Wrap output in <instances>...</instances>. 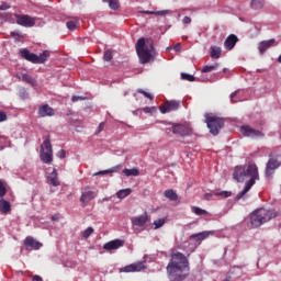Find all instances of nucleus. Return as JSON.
<instances>
[{
	"label": "nucleus",
	"mask_w": 281,
	"mask_h": 281,
	"mask_svg": "<svg viewBox=\"0 0 281 281\" xmlns=\"http://www.w3.org/2000/svg\"><path fill=\"white\" fill-rule=\"evenodd\" d=\"M262 223L260 221V218L258 217V214L255 212L250 215V227L251 228H257L259 226H261Z\"/></svg>",
	"instance_id": "nucleus-23"
},
{
	"label": "nucleus",
	"mask_w": 281,
	"mask_h": 281,
	"mask_svg": "<svg viewBox=\"0 0 281 281\" xmlns=\"http://www.w3.org/2000/svg\"><path fill=\"white\" fill-rule=\"evenodd\" d=\"M132 224L137 227H144L145 224L149 221L148 214L145 212L139 216H135L132 220Z\"/></svg>",
	"instance_id": "nucleus-16"
},
{
	"label": "nucleus",
	"mask_w": 281,
	"mask_h": 281,
	"mask_svg": "<svg viewBox=\"0 0 281 281\" xmlns=\"http://www.w3.org/2000/svg\"><path fill=\"white\" fill-rule=\"evenodd\" d=\"M131 193H132V190H131V189H124V190H120V191L116 193V196H117L119 199H124V198L128 196Z\"/></svg>",
	"instance_id": "nucleus-36"
},
{
	"label": "nucleus",
	"mask_w": 281,
	"mask_h": 281,
	"mask_svg": "<svg viewBox=\"0 0 281 281\" xmlns=\"http://www.w3.org/2000/svg\"><path fill=\"white\" fill-rule=\"evenodd\" d=\"M53 220H56V217H55V216H53Z\"/></svg>",
	"instance_id": "nucleus-59"
},
{
	"label": "nucleus",
	"mask_w": 281,
	"mask_h": 281,
	"mask_svg": "<svg viewBox=\"0 0 281 281\" xmlns=\"http://www.w3.org/2000/svg\"><path fill=\"white\" fill-rule=\"evenodd\" d=\"M20 56L29 63L41 65L45 64L49 58V50H44L40 55H36V53H30L27 48H21Z\"/></svg>",
	"instance_id": "nucleus-4"
},
{
	"label": "nucleus",
	"mask_w": 281,
	"mask_h": 281,
	"mask_svg": "<svg viewBox=\"0 0 281 281\" xmlns=\"http://www.w3.org/2000/svg\"><path fill=\"white\" fill-rule=\"evenodd\" d=\"M93 233V227H88L83 233H82V237L85 239L89 238L91 236V234Z\"/></svg>",
	"instance_id": "nucleus-42"
},
{
	"label": "nucleus",
	"mask_w": 281,
	"mask_h": 281,
	"mask_svg": "<svg viewBox=\"0 0 281 281\" xmlns=\"http://www.w3.org/2000/svg\"><path fill=\"white\" fill-rule=\"evenodd\" d=\"M37 114L40 117H46L54 116L56 112L54 111V109H52V106L44 104L38 109Z\"/></svg>",
	"instance_id": "nucleus-18"
},
{
	"label": "nucleus",
	"mask_w": 281,
	"mask_h": 281,
	"mask_svg": "<svg viewBox=\"0 0 281 281\" xmlns=\"http://www.w3.org/2000/svg\"><path fill=\"white\" fill-rule=\"evenodd\" d=\"M0 211L3 214H9L12 211V205L7 200H0Z\"/></svg>",
	"instance_id": "nucleus-22"
},
{
	"label": "nucleus",
	"mask_w": 281,
	"mask_h": 281,
	"mask_svg": "<svg viewBox=\"0 0 281 281\" xmlns=\"http://www.w3.org/2000/svg\"><path fill=\"white\" fill-rule=\"evenodd\" d=\"M136 53L138 55L140 64L145 65L150 61L153 58L154 48V40L151 37H139L136 42Z\"/></svg>",
	"instance_id": "nucleus-3"
},
{
	"label": "nucleus",
	"mask_w": 281,
	"mask_h": 281,
	"mask_svg": "<svg viewBox=\"0 0 281 281\" xmlns=\"http://www.w3.org/2000/svg\"><path fill=\"white\" fill-rule=\"evenodd\" d=\"M79 100H85L83 97H72L71 101L72 102H78Z\"/></svg>",
	"instance_id": "nucleus-51"
},
{
	"label": "nucleus",
	"mask_w": 281,
	"mask_h": 281,
	"mask_svg": "<svg viewBox=\"0 0 281 281\" xmlns=\"http://www.w3.org/2000/svg\"><path fill=\"white\" fill-rule=\"evenodd\" d=\"M8 193V190L4 186V183L0 180V198H3Z\"/></svg>",
	"instance_id": "nucleus-39"
},
{
	"label": "nucleus",
	"mask_w": 281,
	"mask_h": 281,
	"mask_svg": "<svg viewBox=\"0 0 281 281\" xmlns=\"http://www.w3.org/2000/svg\"><path fill=\"white\" fill-rule=\"evenodd\" d=\"M173 49H175L176 52H180V49H181V44H176V46H173Z\"/></svg>",
	"instance_id": "nucleus-53"
},
{
	"label": "nucleus",
	"mask_w": 281,
	"mask_h": 281,
	"mask_svg": "<svg viewBox=\"0 0 281 281\" xmlns=\"http://www.w3.org/2000/svg\"><path fill=\"white\" fill-rule=\"evenodd\" d=\"M281 167V156H270V159L267 164L266 170H265V176L268 179H271L272 176L274 175L276 170Z\"/></svg>",
	"instance_id": "nucleus-7"
},
{
	"label": "nucleus",
	"mask_w": 281,
	"mask_h": 281,
	"mask_svg": "<svg viewBox=\"0 0 281 281\" xmlns=\"http://www.w3.org/2000/svg\"><path fill=\"white\" fill-rule=\"evenodd\" d=\"M255 213L259 217L261 225L279 215V213L276 212L274 210L269 211V210H265V209H259Z\"/></svg>",
	"instance_id": "nucleus-10"
},
{
	"label": "nucleus",
	"mask_w": 281,
	"mask_h": 281,
	"mask_svg": "<svg viewBox=\"0 0 281 281\" xmlns=\"http://www.w3.org/2000/svg\"><path fill=\"white\" fill-rule=\"evenodd\" d=\"M121 168H122V165H117L109 170H103V171L97 172V173H94V176L114 173V172H117V170H120Z\"/></svg>",
	"instance_id": "nucleus-31"
},
{
	"label": "nucleus",
	"mask_w": 281,
	"mask_h": 281,
	"mask_svg": "<svg viewBox=\"0 0 281 281\" xmlns=\"http://www.w3.org/2000/svg\"><path fill=\"white\" fill-rule=\"evenodd\" d=\"M14 18L16 20V24L23 27H34L36 25L35 18L32 15H21L20 13H14Z\"/></svg>",
	"instance_id": "nucleus-9"
},
{
	"label": "nucleus",
	"mask_w": 281,
	"mask_h": 281,
	"mask_svg": "<svg viewBox=\"0 0 281 281\" xmlns=\"http://www.w3.org/2000/svg\"><path fill=\"white\" fill-rule=\"evenodd\" d=\"M53 220H56V217H55V216H53Z\"/></svg>",
	"instance_id": "nucleus-58"
},
{
	"label": "nucleus",
	"mask_w": 281,
	"mask_h": 281,
	"mask_svg": "<svg viewBox=\"0 0 281 281\" xmlns=\"http://www.w3.org/2000/svg\"><path fill=\"white\" fill-rule=\"evenodd\" d=\"M16 77L29 85H34V79L27 72H19Z\"/></svg>",
	"instance_id": "nucleus-24"
},
{
	"label": "nucleus",
	"mask_w": 281,
	"mask_h": 281,
	"mask_svg": "<svg viewBox=\"0 0 281 281\" xmlns=\"http://www.w3.org/2000/svg\"><path fill=\"white\" fill-rule=\"evenodd\" d=\"M97 196L98 192L91 190L83 191L80 196L81 206L86 207L89 204V202L93 201V199H95Z\"/></svg>",
	"instance_id": "nucleus-12"
},
{
	"label": "nucleus",
	"mask_w": 281,
	"mask_h": 281,
	"mask_svg": "<svg viewBox=\"0 0 281 281\" xmlns=\"http://www.w3.org/2000/svg\"><path fill=\"white\" fill-rule=\"evenodd\" d=\"M224 72H226L227 71V68H224V70H223Z\"/></svg>",
	"instance_id": "nucleus-57"
},
{
	"label": "nucleus",
	"mask_w": 281,
	"mask_h": 281,
	"mask_svg": "<svg viewBox=\"0 0 281 281\" xmlns=\"http://www.w3.org/2000/svg\"><path fill=\"white\" fill-rule=\"evenodd\" d=\"M164 196L167 198L170 201H177L178 200V195L173 190H166L164 192Z\"/></svg>",
	"instance_id": "nucleus-30"
},
{
	"label": "nucleus",
	"mask_w": 281,
	"mask_h": 281,
	"mask_svg": "<svg viewBox=\"0 0 281 281\" xmlns=\"http://www.w3.org/2000/svg\"><path fill=\"white\" fill-rule=\"evenodd\" d=\"M183 23L184 24H190L191 23V18H188V15H186V18H183Z\"/></svg>",
	"instance_id": "nucleus-52"
},
{
	"label": "nucleus",
	"mask_w": 281,
	"mask_h": 281,
	"mask_svg": "<svg viewBox=\"0 0 281 281\" xmlns=\"http://www.w3.org/2000/svg\"><path fill=\"white\" fill-rule=\"evenodd\" d=\"M180 108V102L177 101H167L160 105L159 110L162 114L175 112Z\"/></svg>",
	"instance_id": "nucleus-13"
},
{
	"label": "nucleus",
	"mask_w": 281,
	"mask_h": 281,
	"mask_svg": "<svg viewBox=\"0 0 281 281\" xmlns=\"http://www.w3.org/2000/svg\"><path fill=\"white\" fill-rule=\"evenodd\" d=\"M143 111H144V113L148 114V113L155 111V108H148V106H146V108L143 109Z\"/></svg>",
	"instance_id": "nucleus-50"
},
{
	"label": "nucleus",
	"mask_w": 281,
	"mask_h": 281,
	"mask_svg": "<svg viewBox=\"0 0 281 281\" xmlns=\"http://www.w3.org/2000/svg\"><path fill=\"white\" fill-rule=\"evenodd\" d=\"M240 92V90H235L232 94H231V101L233 103H237L240 101V99H236V97L238 95V93Z\"/></svg>",
	"instance_id": "nucleus-40"
},
{
	"label": "nucleus",
	"mask_w": 281,
	"mask_h": 281,
	"mask_svg": "<svg viewBox=\"0 0 281 281\" xmlns=\"http://www.w3.org/2000/svg\"><path fill=\"white\" fill-rule=\"evenodd\" d=\"M171 49H172L171 46H168V47H167V50H171Z\"/></svg>",
	"instance_id": "nucleus-55"
},
{
	"label": "nucleus",
	"mask_w": 281,
	"mask_h": 281,
	"mask_svg": "<svg viewBox=\"0 0 281 281\" xmlns=\"http://www.w3.org/2000/svg\"><path fill=\"white\" fill-rule=\"evenodd\" d=\"M221 54H222V49L220 48V46H212L211 57L213 59H218L221 57Z\"/></svg>",
	"instance_id": "nucleus-29"
},
{
	"label": "nucleus",
	"mask_w": 281,
	"mask_h": 281,
	"mask_svg": "<svg viewBox=\"0 0 281 281\" xmlns=\"http://www.w3.org/2000/svg\"><path fill=\"white\" fill-rule=\"evenodd\" d=\"M233 178L238 182L248 180L245 184L244 191L237 195V198L240 199L252 188L256 181L259 180L258 167L255 162H249L245 166H237Z\"/></svg>",
	"instance_id": "nucleus-2"
},
{
	"label": "nucleus",
	"mask_w": 281,
	"mask_h": 281,
	"mask_svg": "<svg viewBox=\"0 0 281 281\" xmlns=\"http://www.w3.org/2000/svg\"><path fill=\"white\" fill-rule=\"evenodd\" d=\"M155 229H158L165 225V220L160 218L154 222Z\"/></svg>",
	"instance_id": "nucleus-45"
},
{
	"label": "nucleus",
	"mask_w": 281,
	"mask_h": 281,
	"mask_svg": "<svg viewBox=\"0 0 281 281\" xmlns=\"http://www.w3.org/2000/svg\"><path fill=\"white\" fill-rule=\"evenodd\" d=\"M240 131L245 136L251 138H262L265 136L260 131L254 130L250 126H243Z\"/></svg>",
	"instance_id": "nucleus-14"
},
{
	"label": "nucleus",
	"mask_w": 281,
	"mask_h": 281,
	"mask_svg": "<svg viewBox=\"0 0 281 281\" xmlns=\"http://www.w3.org/2000/svg\"><path fill=\"white\" fill-rule=\"evenodd\" d=\"M124 244H125V241L122 239H114V240H111V241L104 244L103 249H105L106 251L116 250V249L123 247Z\"/></svg>",
	"instance_id": "nucleus-15"
},
{
	"label": "nucleus",
	"mask_w": 281,
	"mask_h": 281,
	"mask_svg": "<svg viewBox=\"0 0 281 281\" xmlns=\"http://www.w3.org/2000/svg\"><path fill=\"white\" fill-rule=\"evenodd\" d=\"M167 133L169 134V132H172L175 135L184 137V136H189L192 134V130L190 128V126L188 125H183V124H173L170 127H168Z\"/></svg>",
	"instance_id": "nucleus-8"
},
{
	"label": "nucleus",
	"mask_w": 281,
	"mask_h": 281,
	"mask_svg": "<svg viewBox=\"0 0 281 281\" xmlns=\"http://www.w3.org/2000/svg\"><path fill=\"white\" fill-rule=\"evenodd\" d=\"M40 158L44 164H52L54 161V151L52 150V142L49 138H46L42 146L40 151Z\"/></svg>",
	"instance_id": "nucleus-6"
},
{
	"label": "nucleus",
	"mask_w": 281,
	"mask_h": 281,
	"mask_svg": "<svg viewBox=\"0 0 281 281\" xmlns=\"http://www.w3.org/2000/svg\"><path fill=\"white\" fill-rule=\"evenodd\" d=\"M263 5H265L263 0H251L250 2V7L252 10H260L263 8Z\"/></svg>",
	"instance_id": "nucleus-28"
},
{
	"label": "nucleus",
	"mask_w": 281,
	"mask_h": 281,
	"mask_svg": "<svg viewBox=\"0 0 281 281\" xmlns=\"http://www.w3.org/2000/svg\"><path fill=\"white\" fill-rule=\"evenodd\" d=\"M138 93L143 94L145 98L149 99V100H154L153 94H149V92H145V90H142V88H138L137 90Z\"/></svg>",
	"instance_id": "nucleus-41"
},
{
	"label": "nucleus",
	"mask_w": 281,
	"mask_h": 281,
	"mask_svg": "<svg viewBox=\"0 0 281 281\" xmlns=\"http://www.w3.org/2000/svg\"><path fill=\"white\" fill-rule=\"evenodd\" d=\"M276 45V40H265L263 42H260L258 49L261 54L267 52L270 47H273Z\"/></svg>",
	"instance_id": "nucleus-19"
},
{
	"label": "nucleus",
	"mask_w": 281,
	"mask_h": 281,
	"mask_svg": "<svg viewBox=\"0 0 281 281\" xmlns=\"http://www.w3.org/2000/svg\"><path fill=\"white\" fill-rule=\"evenodd\" d=\"M33 281H43V278H41L40 276H34Z\"/></svg>",
	"instance_id": "nucleus-54"
},
{
	"label": "nucleus",
	"mask_w": 281,
	"mask_h": 281,
	"mask_svg": "<svg viewBox=\"0 0 281 281\" xmlns=\"http://www.w3.org/2000/svg\"><path fill=\"white\" fill-rule=\"evenodd\" d=\"M181 79L193 82L195 80V77H193V75H188V72H181Z\"/></svg>",
	"instance_id": "nucleus-37"
},
{
	"label": "nucleus",
	"mask_w": 281,
	"mask_h": 281,
	"mask_svg": "<svg viewBox=\"0 0 281 281\" xmlns=\"http://www.w3.org/2000/svg\"><path fill=\"white\" fill-rule=\"evenodd\" d=\"M103 59L108 63L113 60V50L111 48H106V50H104Z\"/></svg>",
	"instance_id": "nucleus-35"
},
{
	"label": "nucleus",
	"mask_w": 281,
	"mask_h": 281,
	"mask_svg": "<svg viewBox=\"0 0 281 281\" xmlns=\"http://www.w3.org/2000/svg\"><path fill=\"white\" fill-rule=\"evenodd\" d=\"M205 123L210 130V133L214 136L218 135L220 130L224 127V120L213 114L205 115Z\"/></svg>",
	"instance_id": "nucleus-5"
},
{
	"label": "nucleus",
	"mask_w": 281,
	"mask_h": 281,
	"mask_svg": "<svg viewBox=\"0 0 281 281\" xmlns=\"http://www.w3.org/2000/svg\"><path fill=\"white\" fill-rule=\"evenodd\" d=\"M10 35H11V37H13L15 41H21V38H22L21 33H18V31H11Z\"/></svg>",
	"instance_id": "nucleus-44"
},
{
	"label": "nucleus",
	"mask_w": 281,
	"mask_h": 281,
	"mask_svg": "<svg viewBox=\"0 0 281 281\" xmlns=\"http://www.w3.org/2000/svg\"><path fill=\"white\" fill-rule=\"evenodd\" d=\"M278 61L281 64V56H280V57H278Z\"/></svg>",
	"instance_id": "nucleus-56"
},
{
	"label": "nucleus",
	"mask_w": 281,
	"mask_h": 281,
	"mask_svg": "<svg viewBox=\"0 0 281 281\" xmlns=\"http://www.w3.org/2000/svg\"><path fill=\"white\" fill-rule=\"evenodd\" d=\"M190 267L188 258L176 251L171 255L167 266V273L170 281H183L189 276Z\"/></svg>",
	"instance_id": "nucleus-1"
},
{
	"label": "nucleus",
	"mask_w": 281,
	"mask_h": 281,
	"mask_svg": "<svg viewBox=\"0 0 281 281\" xmlns=\"http://www.w3.org/2000/svg\"><path fill=\"white\" fill-rule=\"evenodd\" d=\"M57 157H59V158H61V159H65L66 157H67V151H65V150H59L58 153H57Z\"/></svg>",
	"instance_id": "nucleus-49"
},
{
	"label": "nucleus",
	"mask_w": 281,
	"mask_h": 281,
	"mask_svg": "<svg viewBox=\"0 0 281 281\" xmlns=\"http://www.w3.org/2000/svg\"><path fill=\"white\" fill-rule=\"evenodd\" d=\"M144 14L148 15H157V16H165L167 14H170L171 11L165 10V11H143Z\"/></svg>",
	"instance_id": "nucleus-27"
},
{
	"label": "nucleus",
	"mask_w": 281,
	"mask_h": 281,
	"mask_svg": "<svg viewBox=\"0 0 281 281\" xmlns=\"http://www.w3.org/2000/svg\"><path fill=\"white\" fill-rule=\"evenodd\" d=\"M104 2L109 3V7L111 10L116 11L120 8V1L119 0H103Z\"/></svg>",
	"instance_id": "nucleus-33"
},
{
	"label": "nucleus",
	"mask_w": 281,
	"mask_h": 281,
	"mask_svg": "<svg viewBox=\"0 0 281 281\" xmlns=\"http://www.w3.org/2000/svg\"><path fill=\"white\" fill-rule=\"evenodd\" d=\"M217 67H218V64H212L211 66H203V68H201V71L203 74L212 72V71L216 70Z\"/></svg>",
	"instance_id": "nucleus-34"
},
{
	"label": "nucleus",
	"mask_w": 281,
	"mask_h": 281,
	"mask_svg": "<svg viewBox=\"0 0 281 281\" xmlns=\"http://www.w3.org/2000/svg\"><path fill=\"white\" fill-rule=\"evenodd\" d=\"M24 246L26 248H31L33 250H38L41 247H43V244H41L38 240L34 239V237L29 236L24 239Z\"/></svg>",
	"instance_id": "nucleus-17"
},
{
	"label": "nucleus",
	"mask_w": 281,
	"mask_h": 281,
	"mask_svg": "<svg viewBox=\"0 0 281 281\" xmlns=\"http://www.w3.org/2000/svg\"><path fill=\"white\" fill-rule=\"evenodd\" d=\"M214 195L222 196V198L226 199V198H229L232 195V193L227 192V191H223V192H215Z\"/></svg>",
	"instance_id": "nucleus-43"
},
{
	"label": "nucleus",
	"mask_w": 281,
	"mask_h": 281,
	"mask_svg": "<svg viewBox=\"0 0 281 281\" xmlns=\"http://www.w3.org/2000/svg\"><path fill=\"white\" fill-rule=\"evenodd\" d=\"M123 173H124L126 177H137V176H139V170L136 169V168H133V169H124V170H123Z\"/></svg>",
	"instance_id": "nucleus-32"
},
{
	"label": "nucleus",
	"mask_w": 281,
	"mask_h": 281,
	"mask_svg": "<svg viewBox=\"0 0 281 281\" xmlns=\"http://www.w3.org/2000/svg\"><path fill=\"white\" fill-rule=\"evenodd\" d=\"M46 179L53 187L60 186V181L58 180V171L56 169H54L53 172L46 177Z\"/></svg>",
	"instance_id": "nucleus-21"
},
{
	"label": "nucleus",
	"mask_w": 281,
	"mask_h": 281,
	"mask_svg": "<svg viewBox=\"0 0 281 281\" xmlns=\"http://www.w3.org/2000/svg\"><path fill=\"white\" fill-rule=\"evenodd\" d=\"M11 9V5L7 2H3L2 4H0V11H7Z\"/></svg>",
	"instance_id": "nucleus-46"
},
{
	"label": "nucleus",
	"mask_w": 281,
	"mask_h": 281,
	"mask_svg": "<svg viewBox=\"0 0 281 281\" xmlns=\"http://www.w3.org/2000/svg\"><path fill=\"white\" fill-rule=\"evenodd\" d=\"M192 212H193L194 214L199 215V216H201V215H206V214H207L206 211H204V210H202V209H200V207H196V206H193V207H192Z\"/></svg>",
	"instance_id": "nucleus-38"
},
{
	"label": "nucleus",
	"mask_w": 281,
	"mask_h": 281,
	"mask_svg": "<svg viewBox=\"0 0 281 281\" xmlns=\"http://www.w3.org/2000/svg\"><path fill=\"white\" fill-rule=\"evenodd\" d=\"M238 42L237 35H228V37L225 40L224 46L227 50H232L236 43Z\"/></svg>",
	"instance_id": "nucleus-20"
},
{
	"label": "nucleus",
	"mask_w": 281,
	"mask_h": 281,
	"mask_svg": "<svg viewBox=\"0 0 281 281\" xmlns=\"http://www.w3.org/2000/svg\"><path fill=\"white\" fill-rule=\"evenodd\" d=\"M209 237V233L207 232H202L199 234H193L190 236L191 240H195V241H202L204 239H206Z\"/></svg>",
	"instance_id": "nucleus-25"
},
{
	"label": "nucleus",
	"mask_w": 281,
	"mask_h": 281,
	"mask_svg": "<svg viewBox=\"0 0 281 281\" xmlns=\"http://www.w3.org/2000/svg\"><path fill=\"white\" fill-rule=\"evenodd\" d=\"M8 120L7 113L0 111V123L5 122Z\"/></svg>",
	"instance_id": "nucleus-48"
},
{
	"label": "nucleus",
	"mask_w": 281,
	"mask_h": 281,
	"mask_svg": "<svg viewBox=\"0 0 281 281\" xmlns=\"http://www.w3.org/2000/svg\"><path fill=\"white\" fill-rule=\"evenodd\" d=\"M104 126H105L104 122L100 123V125L98 126V128L95 131V134L98 135V134L102 133V131H104Z\"/></svg>",
	"instance_id": "nucleus-47"
},
{
	"label": "nucleus",
	"mask_w": 281,
	"mask_h": 281,
	"mask_svg": "<svg viewBox=\"0 0 281 281\" xmlns=\"http://www.w3.org/2000/svg\"><path fill=\"white\" fill-rule=\"evenodd\" d=\"M145 269H146L145 262L139 261V262H135L121 268L120 272H125V273L139 272V271H144Z\"/></svg>",
	"instance_id": "nucleus-11"
},
{
	"label": "nucleus",
	"mask_w": 281,
	"mask_h": 281,
	"mask_svg": "<svg viewBox=\"0 0 281 281\" xmlns=\"http://www.w3.org/2000/svg\"><path fill=\"white\" fill-rule=\"evenodd\" d=\"M66 26L69 31H76L78 26H80V22H78V20H69L66 22Z\"/></svg>",
	"instance_id": "nucleus-26"
}]
</instances>
